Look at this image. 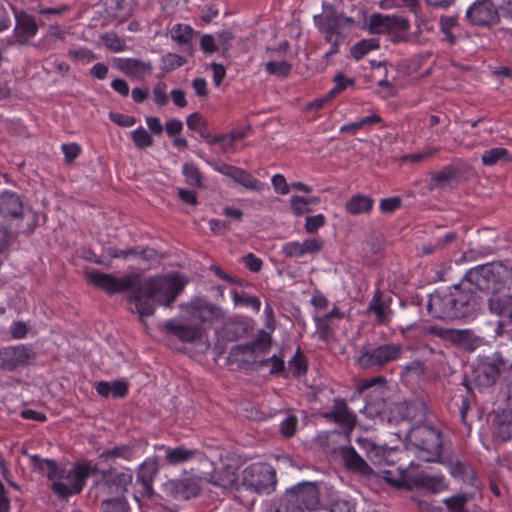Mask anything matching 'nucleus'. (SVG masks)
I'll list each match as a JSON object with an SVG mask.
<instances>
[{"label":"nucleus","instance_id":"nucleus-1","mask_svg":"<svg viewBox=\"0 0 512 512\" xmlns=\"http://www.w3.org/2000/svg\"><path fill=\"white\" fill-rule=\"evenodd\" d=\"M86 277L90 284L109 295L132 290L127 300L135 305L136 313L143 324L155 313L156 304L170 307L186 284L182 278L171 276L149 277L141 282V275L138 273H129L118 278L109 273L87 271Z\"/></svg>","mask_w":512,"mask_h":512},{"label":"nucleus","instance_id":"nucleus-2","mask_svg":"<svg viewBox=\"0 0 512 512\" xmlns=\"http://www.w3.org/2000/svg\"><path fill=\"white\" fill-rule=\"evenodd\" d=\"M30 460L35 468L46 474L52 483L51 490L62 499L81 493L91 473L98 471V466L91 461L77 462L72 469H65L54 460L38 455L30 456Z\"/></svg>","mask_w":512,"mask_h":512},{"label":"nucleus","instance_id":"nucleus-3","mask_svg":"<svg viewBox=\"0 0 512 512\" xmlns=\"http://www.w3.org/2000/svg\"><path fill=\"white\" fill-rule=\"evenodd\" d=\"M322 417L341 425L342 430H332L318 435L317 441L330 453L335 460L344 463L348 470L352 469V446L350 433L352 432V414L348 410L345 400L334 399L333 409L322 412Z\"/></svg>","mask_w":512,"mask_h":512},{"label":"nucleus","instance_id":"nucleus-4","mask_svg":"<svg viewBox=\"0 0 512 512\" xmlns=\"http://www.w3.org/2000/svg\"><path fill=\"white\" fill-rule=\"evenodd\" d=\"M96 480L90 489V494L101 503L125 500L124 494L132 484L133 471L129 468L118 470L109 468L91 473Z\"/></svg>","mask_w":512,"mask_h":512},{"label":"nucleus","instance_id":"nucleus-5","mask_svg":"<svg viewBox=\"0 0 512 512\" xmlns=\"http://www.w3.org/2000/svg\"><path fill=\"white\" fill-rule=\"evenodd\" d=\"M314 22L319 31L325 35L327 42L331 43V49L326 52V57L336 54L341 44H349L352 18L344 16L332 5L324 2L323 12L314 16Z\"/></svg>","mask_w":512,"mask_h":512},{"label":"nucleus","instance_id":"nucleus-6","mask_svg":"<svg viewBox=\"0 0 512 512\" xmlns=\"http://www.w3.org/2000/svg\"><path fill=\"white\" fill-rule=\"evenodd\" d=\"M466 280L486 294H498L512 290V267L500 261L479 265L466 272Z\"/></svg>","mask_w":512,"mask_h":512},{"label":"nucleus","instance_id":"nucleus-7","mask_svg":"<svg viewBox=\"0 0 512 512\" xmlns=\"http://www.w3.org/2000/svg\"><path fill=\"white\" fill-rule=\"evenodd\" d=\"M407 440L419 450V458L423 461H441L443 452L442 433L436 427L416 425L409 430Z\"/></svg>","mask_w":512,"mask_h":512},{"label":"nucleus","instance_id":"nucleus-8","mask_svg":"<svg viewBox=\"0 0 512 512\" xmlns=\"http://www.w3.org/2000/svg\"><path fill=\"white\" fill-rule=\"evenodd\" d=\"M276 483V471L268 464H251L242 472V486L257 494L272 493Z\"/></svg>","mask_w":512,"mask_h":512},{"label":"nucleus","instance_id":"nucleus-9","mask_svg":"<svg viewBox=\"0 0 512 512\" xmlns=\"http://www.w3.org/2000/svg\"><path fill=\"white\" fill-rule=\"evenodd\" d=\"M403 347L397 343H387L379 346H365L357 358V365L364 369H379L386 364L398 360Z\"/></svg>","mask_w":512,"mask_h":512},{"label":"nucleus","instance_id":"nucleus-10","mask_svg":"<svg viewBox=\"0 0 512 512\" xmlns=\"http://www.w3.org/2000/svg\"><path fill=\"white\" fill-rule=\"evenodd\" d=\"M512 370V363L504 358L501 352H495L492 359L477 364L473 370V381L479 387H491L499 379L502 370Z\"/></svg>","mask_w":512,"mask_h":512},{"label":"nucleus","instance_id":"nucleus-11","mask_svg":"<svg viewBox=\"0 0 512 512\" xmlns=\"http://www.w3.org/2000/svg\"><path fill=\"white\" fill-rule=\"evenodd\" d=\"M35 350L28 345L18 344L0 348V370L14 372L35 361Z\"/></svg>","mask_w":512,"mask_h":512},{"label":"nucleus","instance_id":"nucleus-12","mask_svg":"<svg viewBox=\"0 0 512 512\" xmlns=\"http://www.w3.org/2000/svg\"><path fill=\"white\" fill-rule=\"evenodd\" d=\"M470 285L465 275L459 284L450 288L457 319L472 315L480 306L479 297L471 290Z\"/></svg>","mask_w":512,"mask_h":512},{"label":"nucleus","instance_id":"nucleus-13","mask_svg":"<svg viewBox=\"0 0 512 512\" xmlns=\"http://www.w3.org/2000/svg\"><path fill=\"white\" fill-rule=\"evenodd\" d=\"M398 477L392 476V471L383 470V478L390 484L396 487L407 486L409 489L414 487L423 488L436 492L442 485V477H434L425 473H419L416 476H409L404 474V468L398 467Z\"/></svg>","mask_w":512,"mask_h":512},{"label":"nucleus","instance_id":"nucleus-14","mask_svg":"<svg viewBox=\"0 0 512 512\" xmlns=\"http://www.w3.org/2000/svg\"><path fill=\"white\" fill-rule=\"evenodd\" d=\"M284 495L294 504H298L303 511L316 510L320 504V491L314 482L298 483L287 489Z\"/></svg>","mask_w":512,"mask_h":512},{"label":"nucleus","instance_id":"nucleus-15","mask_svg":"<svg viewBox=\"0 0 512 512\" xmlns=\"http://www.w3.org/2000/svg\"><path fill=\"white\" fill-rule=\"evenodd\" d=\"M215 169L246 190L261 192L264 188V183L255 178L249 171L240 167L222 163L217 165Z\"/></svg>","mask_w":512,"mask_h":512},{"label":"nucleus","instance_id":"nucleus-16","mask_svg":"<svg viewBox=\"0 0 512 512\" xmlns=\"http://www.w3.org/2000/svg\"><path fill=\"white\" fill-rule=\"evenodd\" d=\"M427 310L431 316L437 319H457L450 290L436 291L431 294Z\"/></svg>","mask_w":512,"mask_h":512},{"label":"nucleus","instance_id":"nucleus-17","mask_svg":"<svg viewBox=\"0 0 512 512\" xmlns=\"http://www.w3.org/2000/svg\"><path fill=\"white\" fill-rule=\"evenodd\" d=\"M466 19L473 25L490 26L498 22L499 15L492 2L482 0L476 1L468 8Z\"/></svg>","mask_w":512,"mask_h":512},{"label":"nucleus","instance_id":"nucleus-18","mask_svg":"<svg viewBox=\"0 0 512 512\" xmlns=\"http://www.w3.org/2000/svg\"><path fill=\"white\" fill-rule=\"evenodd\" d=\"M163 490L175 500H189L200 493V486L194 478L171 479L163 484Z\"/></svg>","mask_w":512,"mask_h":512},{"label":"nucleus","instance_id":"nucleus-19","mask_svg":"<svg viewBox=\"0 0 512 512\" xmlns=\"http://www.w3.org/2000/svg\"><path fill=\"white\" fill-rule=\"evenodd\" d=\"M164 327L169 334L185 343H194L200 340L203 334V329L198 323H193L188 320L183 323L168 320L164 323Z\"/></svg>","mask_w":512,"mask_h":512},{"label":"nucleus","instance_id":"nucleus-20","mask_svg":"<svg viewBox=\"0 0 512 512\" xmlns=\"http://www.w3.org/2000/svg\"><path fill=\"white\" fill-rule=\"evenodd\" d=\"M181 309L187 314L186 320L198 323L202 327L203 323L211 322L217 312V307L204 302H193L181 304Z\"/></svg>","mask_w":512,"mask_h":512},{"label":"nucleus","instance_id":"nucleus-21","mask_svg":"<svg viewBox=\"0 0 512 512\" xmlns=\"http://www.w3.org/2000/svg\"><path fill=\"white\" fill-rule=\"evenodd\" d=\"M356 442L360 451L374 465L380 466L384 462H391L388 458L392 454V451H387L384 447L377 445L372 439L364 436H357Z\"/></svg>","mask_w":512,"mask_h":512},{"label":"nucleus","instance_id":"nucleus-22","mask_svg":"<svg viewBox=\"0 0 512 512\" xmlns=\"http://www.w3.org/2000/svg\"><path fill=\"white\" fill-rule=\"evenodd\" d=\"M38 31L35 18L25 12L16 15V26L14 29L15 41L21 45L28 43Z\"/></svg>","mask_w":512,"mask_h":512},{"label":"nucleus","instance_id":"nucleus-23","mask_svg":"<svg viewBox=\"0 0 512 512\" xmlns=\"http://www.w3.org/2000/svg\"><path fill=\"white\" fill-rule=\"evenodd\" d=\"M115 67L132 78H142L151 74L153 66L151 62H145L136 58H118Z\"/></svg>","mask_w":512,"mask_h":512},{"label":"nucleus","instance_id":"nucleus-24","mask_svg":"<svg viewBox=\"0 0 512 512\" xmlns=\"http://www.w3.org/2000/svg\"><path fill=\"white\" fill-rule=\"evenodd\" d=\"M410 23L407 18L398 15H391L383 34L388 35L393 43L406 42Z\"/></svg>","mask_w":512,"mask_h":512},{"label":"nucleus","instance_id":"nucleus-25","mask_svg":"<svg viewBox=\"0 0 512 512\" xmlns=\"http://www.w3.org/2000/svg\"><path fill=\"white\" fill-rule=\"evenodd\" d=\"M23 212V203L16 193L4 192L0 195V215L3 217L22 218Z\"/></svg>","mask_w":512,"mask_h":512},{"label":"nucleus","instance_id":"nucleus-26","mask_svg":"<svg viewBox=\"0 0 512 512\" xmlns=\"http://www.w3.org/2000/svg\"><path fill=\"white\" fill-rule=\"evenodd\" d=\"M493 434L502 442L512 439V411L504 409L495 415Z\"/></svg>","mask_w":512,"mask_h":512},{"label":"nucleus","instance_id":"nucleus-27","mask_svg":"<svg viewBox=\"0 0 512 512\" xmlns=\"http://www.w3.org/2000/svg\"><path fill=\"white\" fill-rule=\"evenodd\" d=\"M158 473V464L154 459L144 461L137 470V482L142 485L147 494L153 491V481Z\"/></svg>","mask_w":512,"mask_h":512},{"label":"nucleus","instance_id":"nucleus-28","mask_svg":"<svg viewBox=\"0 0 512 512\" xmlns=\"http://www.w3.org/2000/svg\"><path fill=\"white\" fill-rule=\"evenodd\" d=\"M271 347V335L260 331L258 337L249 343L237 345L233 348L234 354L266 352Z\"/></svg>","mask_w":512,"mask_h":512},{"label":"nucleus","instance_id":"nucleus-29","mask_svg":"<svg viewBox=\"0 0 512 512\" xmlns=\"http://www.w3.org/2000/svg\"><path fill=\"white\" fill-rule=\"evenodd\" d=\"M450 342L467 352H473L479 347L481 339L471 330L454 329Z\"/></svg>","mask_w":512,"mask_h":512},{"label":"nucleus","instance_id":"nucleus-30","mask_svg":"<svg viewBox=\"0 0 512 512\" xmlns=\"http://www.w3.org/2000/svg\"><path fill=\"white\" fill-rule=\"evenodd\" d=\"M488 309L494 315L509 319L512 315V295L492 294L488 299Z\"/></svg>","mask_w":512,"mask_h":512},{"label":"nucleus","instance_id":"nucleus-31","mask_svg":"<svg viewBox=\"0 0 512 512\" xmlns=\"http://www.w3.org/2000/svg\"><path fill=\"white\" fill-rule=\"evenodd\" d=\"M129 385L125 380H115L113 382L100 381L96 384V391L103 397L112 396L114 398H123L128 393Z\"/></svg>","mask_w":512,"mask_h":512},{"label":"nucleus","instance_id":"nucleus-32","mask_svg":"<svg viewBox=\"0 0 512 512\" xmlns=\"http://www.w3.org/2000/svg\"><path fill=\"white\" fill-rule=\"evenodd\" d=\"M161 449L165 451L164 461L169 465L185 463L193 459L197 454L196 450L188 449L184 446H178L175 448L161 446Z\"/></svg>","mask_w":512,"mask_h":512},{"label":"nucleus","instance_id":"nucleus-33","mask_svg":"<svg viewBox=\"0 0 512 512\" xmlns=\"http://www.w3.org/2000/svg\"><path fill=\"white\" fill-rule=\"evenodd\" d=\"M238 476L230 467H224L216 470L211 476L209 482L224 491H230L237 483Z\"/></svg>","mask_w":512,"mask_h":512},{"label":"nucleus","instance_id":"nucleus-34","mask_svg":"<svg viewBox=\"0 0 512 512\" xmlns=\"http://www.w3.org/2000/svg\"><path fill=\"white\" fill-rule=\"evenodd\" d=\"M440 31L444 39L451 45H454L462 36V28L456 17L442 16L439 20Z\"/></svg>","mask_w":512,"mask_h":512},{"label":"nucleus","instance_id":"nucleus-35","mask_svg":"<svg viewBox=\"0 0 512 512\" xmlns=\"http://www.w3.org/2000/svg\"><path fill=\"white\" fill-rule=\"evenodd\" d=\"M450 473L451 475L460 481H462L466 485H470L472 487L478 486V479L474 470L467 464L456 461L450 464Z\"/></svg>","mask_w":512,"mask_h":512},{"label":"nucleus","instance_id":"nucleus-36","mask_svg":"<svg viewBox=\"0 0 512 512\" xmlns=\"http://www.w3.org/2000/svg\"><path fill=\"white\" fill-rule=\"evenodd\" d=\"M367 311L374 313L376 321L380 324H385L389 321L391 310L385 301L382 300V292L380 290L375 291Z\"/></svg>","mask_w":512,"mask_h":512},{"label":"nucleus","instance_id":"nucleus-37","mask_svg":"<svg viewBox=\"0 0 512 512\" xmlns=\"http://www.w3.org/2000/svg\"><path fill=\"white\" fill-rule=\"evenodd\" d=\"M482 163L485 166H493L497 163H508L512 161V157L506 148L496 147L484 151L481 157Z\"/></svg>","mask_w":512,"mask_h":512},{"label":"nucleus","instance_id":"nucleus-38","mask_svg":"<svg viewBox=\"0 0 512 512\" xmlns=\"http://www.w3.org/2000/svg\"><path fill=\"white\" fill-rule=\"evenodd\" d=\"M354 474L360 478L372 481L377 478V473L366 463L363 457L354 449Z\"/></svg>","mask_w":512,"mask_h":512},{"label":"nucleus","instance_id":"nucleus-39","mask_svg":"<svg viewBox=\"0 0 512 512\" xmlns=\"http://www.w3.org/2000/svg\"><path fill=\"white\" fill-rule=\"evenodd\" d=\"M133 457V449L127 445L116 446L110 449L104 450L99 454V459L108 461L111 459L122 458L130 460Z\"/></svg>","mask_w":512,"mask_h":512},{"label":"nucleus","instance_id":"nucleus-40","mask_svg":"<svg viewBox=\"0 0 512 512\" xmlns=\"http://www.w3.org/2000/svg\"><path fill=\"white\" fill-rule=\"evenodd\" d=\"M182 172L188 185L203 187V175L195 164L185 163Z\"/></svg>","mask_w":512,"mask_h":512},{"label":"nucleus","instance_id":"nucleus-41","mask_svg":"<svg viewBox=\"0 0 512 512\" xmlns=\"http://www.w3.org/2000/svg\"><path fill=\"white\" fill-rule=\"evenodd\" d=\"M193 32L191 26L179 23L171 29V38L178 44H187L192 39Z\"/></svg>","mask_w":512,"mask_h":512},{"label":"nucleus","instance_id":"nucleus-42","mask_svg":"<svg viewBox=\"0 0 512 512\" xmlns=\"http://www.w3.org/2000/svg\"><path fill=\"white\" fill-rule=\"evenodd\" d=\"M289 369L292 371L293 376L300 377L307 372V360L305 355L301 352L300 348L296 350L295 355L289 361Z\"/></svg>","mask_w":512,"mask_h":512},{"label":"nucleus","instance_id":"nucleus-43","mask_svg":"<svg viewBox=\"0 0 512 512\" xmlns=\"http://www.w3.org/2000/svg\"><path fill=\"white\" fill-rule=\"evenodd\" d=\"M390 17L391 15H383L381 13L372 14L367 24L370 33L383 34Z\"/></svg>","mask_w":512,"mask_h":512},{"label":"nucleus","instance_id":"nucleus-44","mask_svg":"<svg viewBox=\"0 0 512 512\" xmlns=\"http://www.w3.org/2000/svg\"><path fill=\"white\" fill-rule=\"evenodd\" d=\"M18 233L0 222V255L5 253L16 241Z\"/></svg>","mask_w":512,"mask_h":512},{"label":"nucleus","instance_id":"nucleus-45","mask_svg":"<svg viewBox=\"0 0 512 512\" xmlns=\"http://www.w3.org/2000/svg\"><path fill=\"white\" fill-rule=\"evenodd\" d=\"M379 40L375 38L363 39L354 44V59L358 60L372 50L378 49Z\"/></svg>","mask_w":512,"mask_h":512},{"label":"nucleus","instance_id":"nucleus-46","mask_svg":"<svg viewBox=\"0 0 512 512\" xmlns=\"http://www.w3.org/2000/svg\"><path fill=\"white\" fill-rule=\"evenodd\" d=\"M103 44L112 52H121L126 50V42L116 33H105L101 36Z\"/></svg>","mask_w":512,"mask_h":512},{"label":"nucleus","instance_id":"nucleus-47","mask_svg":"<svg viewBox=\"0 0 512 512\" xmlns=\"http://www.w3.org/2000/svg\"><path fill=\"white\" fill-rule=\"evenodd\" d=\"M131 139L138 149L151 147L154 143L152 136L143 127L134 130L131 133Z\"/></svg>","mask_w":512,"mask_h":512},{"label":"nucleus","instance_id":"nucleus-48","mask_svg":"<svg viewBox=\"0 0 512 512\" xmlns=\"http://www.w3.org/2000/svg\"><path fill=\"white\" fill-rule=\"evenodd\" d=\"M459 173L458 168L447 165L445 166L441 171L439 172H432L431 173V179L437 184V185H443L444 183H447L454 179Z\"/></svg>","mask_w":512,"mask_h":512},{"label":"nucleus","instance_id":"nucleus-49","mask_svg":"<svg viewBox=\"0 0 512 512\" xmlns=\"http://www.w3.org/2000/svg\"><path fill=\"white\" fill-rule=\"evenodd\" d=\"M382 250V241L378 237L370 238L368 241L362 243L361 251L363 257L367 258L366 263L371 264L369 260L371 255H377Z\"/></svg>","mask_w":512,"mask_h":512},{"label":"nucleus","instance_id":"nucleus-50","mask_svg":"<svg viewBox=\"0 0 512 512\" xmlns=\"http://www.w3.org/2000/svg\"><path fill=\"white\" fill-rule=\"evenodd\" d=\"M265 69L271 75L286 77L290 73L292 65L287 61H270L266 63Z\"/></svg>","mask_w":512,"mask_h":512},{"label":"nucleus","instance_id":"nucleus-51","mask_svg":"<svg viewBox=\"0 0 512 512\" xmlns=\"http://www.w3.org/2000/svg\"><path fill=\"white\" fill-rule=\"evenodd\" d=\"M186 63V59L174 53H167L161 58L162 70L170 72L183 66Z\"/></svg>","mask_w":512,"mask_h":512},{"label":"nucleus","instance_id":"nucleus-52","mask_svg":"<svg viewBox=\"0 0 512 512\" xmlns=\"http://www.w3.org/2000/svg\"><path fill=\"white\" fill-rule=\"evenodd\" d=\"M426 412V407L423 402L419 400L411 401L405 407V416L412 420H421Z\"/></svg>","mask_w":512,"mask_h":512},{"label":"nucleus","instance_id":"nucleus-53","mask_svg":"<svg viewBox=\"0 0 512 512\" xmlns=\"http://www.w3.org/2000/svg\"><path fill=\"white\" fill-rule=\"evenodd\" d=\"M374 200L362 194L354 195V214L368 213L371 211Z\"/></svg>","mask_w":512,"mask_h":512},{"label":"nucleus","instance_id":"nucleus-54","mask_svg":"<svg viewBox=\"0 0 512 512\" xmlns=\"http://www.w3.org/2000/svg\"><path fill=\"white\" fill-rule=\"evenodd\" d=\"M233 301L236 305L251 306L256 312L260 310L261 302L258 297L233 292Z\"/></svg>","mask_w":512,"mask_h":512},{"label":"nucleus","instance_id":"nucleus-55","mask_svg":"<svg viewBox=\"0 0 512 512\" xmlns=\"http://www.w3.org/2000/svg\"><path fill=\"white\" fill-rule=\"evenodd\" d=\"M468 500L467 494H458L447 498L444 502L451 512H464V505Z\"/></svg>","mask_w":512,"mask_h":512},{"label":"nucleus","instance_id":"nucleus-56","mask_svg":"<svg viewBox=\"0 0 512 512\" xmlns=\"http://www.w3.org/2000/svg\"><path fill=\"white\" fill-rule=\"evenodd\" d=\"M298 419L295 415L289 414L280 424V432L286 437H292L297 429Z\"/></svg>","mask_w":512,"mask_h":512},{"label":"nucleus","instance_id":"nucleus-57","mask_svg":"<svg viewBox=\"0 0 512 512\" xmlns=\"http://www.w3.org/2000/svg\"><path fill=\"white\" fill-rule=\"evenodd\" d=\"M334 82L335 86L327 93L328 98H331V100L342 93L348 84H352V80L346 79L342 73L335 75Z\"/></svg>","mask_w":512,"mask_h":512},{"label":"nucleus","instance_id":"nucleus-58","mask_svg":"<svg viewBox=\"0 0 512 512\" xmlns=\"http://www.w3.org/2000/svg\"><path fill=\"white\" fill-rule=\"evenodd\" d=\"M324 242L319 238L307 239L300 243L301 249L303 250L304 256L314 255L320 252L323 248Z\"/></svg>","mask_w":512,"mask_h":512},{"label":"nucleus","instance_id":"nucleus-59","mask_svg":"<svg viewBox=\"0 0 512 512\" xmlns=\"http://www.w3.org/2000/svg\"><path fill=\"white\" fill-rule=\"evenodd\" d=\"M67 55L73 60H82L87 63L96 59L95 54L87 48L69 49Z\"/></svg>","mask_w":512,"mask_h":512},{"label":"nucleus","instance_id":"nucleus-60","mask_svg":"<svg viewBox=\"0 0 512 512\" xmlns=\"http://www.w3.org/2000/svg\"><path fill=\"white\" fill-rule=\"evenodd\" d=\"M291 208L295 215L301 216L310 212L308 202L305 197L292 196L290 199Z\"/></svg>","mask_w":512,"mask_h":512},{"label":"nucleus","instance_id":"nucleus-61","mask_svg":"<svg viewBox=\"0 0 512 512\" xmlns=\"http://www.w3.org/2000/svg\"><path fill=\"white\" fill-rule=\"evenodd\" d=\"M274 512H304L298 504H294L289 498L283 495Z\"/></svg>","mask_w":512,"mask_h":512},{"label":"nucleus","instance_id":"nucleus-62","mask_svg":"<svg viewBox=\"0 0 512 512\" xmlns=\"http://www.w3.org/2000/svg\"><path fill=\"white\" fill-rule=\"evenodd\" d=\"M282 253L289 258H299L304 256L300 242L297 241L285 243L282 246Z\"/></svg>","mask_w":512,"mask_h":512},{"label":"nucleus","instance_id":"nucleus-63","mask_svg":"<svg viewBox=\"0 0 512 512\" xmlns=\"http://www.w3.org/2000/svg\"><path fill=\"white\" fill-rule=\"evenodd\" d=\"M166 84L158 82L153 88L154 101L158 106H165L168 103Z\"/></svg>","mask_w":512,"mask_h":512},{"label":"nucleus","instance_id":"nucleus-64","mask_svg":"<svg viewBox=\"0 0 512 512\" xmlns=\"http://www.w3.org/2000/svg\"><path fill=\"white\" fill-rule=\"evenodd\" d=\"M101 504L102 512H130V507L126 500H116L115 502Z\"/></svg>","mask_w":512,"mask_h":512}]
</instances>
